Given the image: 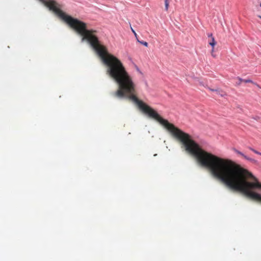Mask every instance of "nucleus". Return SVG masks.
Returning a JSON list of instances; mask_svg holds the SVG:
<instances>
[{
    "mask_svg": "<svg viewBox=\"0 0 261 261\" xmlns=\"http://www.w3.org/2000/svg\"><path fill=\"white\" fill-rule=\"evenodd\" d=\"M217 93V94H219L220 95H221V96H224V95H225V94L222 91H220L219 90H218V91L217 92H216Z\"/></svg>",
    "mask_w": 261,
    "mask_h": 261,
    "instance_id": "nucleus-7",
    "label": "nucleus"
},
{
    "mask_svg": "<svg viewBox=\"0 0 261 261\" xmlns=\"http://www.w3.org/2000/svg\"><path fill=\"white\" fill-rule=\"evenodd\" d=\"M207 36H208V37H211V38H212V37H214L213 36V34H212V33H210V34H208Z\"/></svg>",
    "mask_w": 261,
    "mask_h": 261,
    "instance_id": "nucleus-11",
    "label": "nucleus"
},
{
    "mask_svg": "<svg viewBox=\"0 0 261 261\" xmlns=\"http://www.w3.org/2000/svg\"><path fill=\"white\" fill-rule=\"evenodd\" d=\"M259 155H261V152H260V154Z\"/></svg>",
    "mask_w": 261,
    "mask_h": 261,
    "instance_id": "nucleus-15",
    "label": "nucleus"
},
{
    "mask_svg": "<svg viewBox=\"0 0 261 261\" xmlns=\"http://www.w3.org/2000/svg\"><path fill=\"white\" fill-rule=\"evenodd\" d=\"M237 79L239 80V81H240V83H241L242 82H244V80L243 79H242V78L241 77H237Z\"/></svg>",
    "mask_w": 261,
    "mask_h": 261,
    "instance_id": "nucleus-10",
    "label": "nucleus"
},
{
    "mask_svg": "<svg viewBox=\"0 0 261 261\" xmlns=\"http://www.w3.org/2000/svg\"><path fill=\"white\" fill-rule=\"evenodd\" d=\"M169 6V0H165V10L166 11H167L168 10Z\"/></svg>",
    "mask_w": 261,
    "mask_h": 261,
    "instance_id": "nucleus-4",
    "label": "nucleus"
},
{
    "mask_svg": "<svg viewBox=\"0 0 261 261\" xmlns=\"http://www.w3.org/2000/svg\"><path fill=\"white\" fill-rule=\"evenodd\" d=\"M131 30H132V32L134 33L135 37L137 38V34L136 33V32L135 31V30L132 27H131Z\"/></svg>",
    "mask_w": 261,
    "mask_h": 261,
    "instance_id": "nucleus-9",
    "label": "nucleus"
},
{
    "mask_svg": "<svg viewBox=\"0 0 261 261\" xmlns=\"http://www.w3.org/2000/svg\"><path fill=\"white\" fill-rule=\"evenodd\" d=\"M244 82H245L246 83H254L250 79L244 80Z\"/></svg>",
    "mask_w": 261,
    "mask_h": 261,
    "instance_id": "nucleus-8",
    "label": "nucleus"
},
{
    "mask_svg": "<svg viewBox=\"0 0 261 261\" xmlns=\"http://www.w3.org/2000/svg\"><path fill=\"white\" fill-rule=\"evenodd\" d=\"M210 90L212 91H215V92H217L218 91V90L217 89H211V88H208Z\"/></svg>",
    "mask_w": 261,
    "mask_h": 261,
    "instance_id": "nucleus-12",
    "label": "nucleus"
},
{
    "mask_svg": "<svg viewBox=\"0 0 261 261\" xmlns=\"http://www.w3.org/2000/svg\"><path fill=\"white\" fill-rule=\"evenodd\" d=\"M260 6L261 7V3L260 4Z\"/></svg>",
    "mask_w": 261,
    "mask_h": 261,
    "instance_id": "nucleus-16",
    "label": "nucleus"
},
{
    "mask_svg": "<svg viewBox=\"0 0 261 261\" xmlns=\"http://www.w3.org/2000/svg\"><path fill=\"white\" fill-rule=\"evenodd\" d=\"M258 17H259L260 18H261V16H259Z\"/></svg>",
    "mask_w": 261,
    "mask_h": 261,
    "instance_id": "nucleus-14",
    "label": "nucleus"
},
{
    "mask_svg": "<svg viewBox=\"0 0 261 261\" xmlns=\"http://www.w3.org/2000/svg\"><path fill=\"white\" fill-rule=\"evenodd\" d=\"M233 150L234 151V152L236 153L241 155L246 160L249 161L251 162V163L255 164H257L258 163V162L257 160L253 159L252 158H249V156L246 155L245 154H244L243 152L240 151L239 150H238L235 148L233 149Z\"/></svg>",
    "mask_w": 261,
    "mask_h": 261,
    "instance_id": "nucleus-2",
    "label": "nucleus"
},
{
    "mask_svg": "<svg viewBox=\"0 0 261 261\" xmlns=\"http://www.w3.org/2000/svg\"><path fill=\"white\" fill-rule=\"evenodd\" d=\"M241 83H240V81H239V82H238V85H240V84H241Z\"/></svg>",
    "mask_w": 261,
    "mask_h": 261,
    "instance_id": "nucleus-13",
    "label": "nucleus"
},
{
    "mask_svg": "<svg viewBox=\"0 0 261 261\" xmlns=\"http://www.w3.org/2000/svg\"><path fill=\"white\" fill-rule=\"evenodd\" d=\"M249 149L251 150L252 151H253L254 153L257 154H260V152L256 150L255 149H253V148L252 147H249Z\"/></svg>",
    "mask_w": 261,
    "mask_h": 261,
    "instance_id": "nucleus-6",
    "label": "nucleus"
},
{
    "mask_svg": "<svg viewBox=\"0 0 261 261\" xmlns=\"http://www.w3.org/2000/svg\"><path fill=\"white\" fill-rule=\"evenodd\" d=\"M209 44L212 47V50H211L212 55L213 57H215L214 56V55L213 54V52L214 51V47L215 45L216 44V41L215 40L214 37H212V38H211V41H210Z\"/></svg>",
    "mask_w": 261,
    "mask_h": 261,
    "instance_id": "nucleus-3",
    "label": "nucleus"
},
{
    "mask_svg": "<svg viewBox=\"0 0 261 261\" xmlns=\"http://www.w3.org/2000/svg\"><path fill=\"white\" fill-rule=\"evenodd\" d=\"M138 41L141 44L144 45L145 46H146V47L148 46V43L147 42L143 41H139V40H138Z\"/></svg>",
    "mask_w": 261,
    "mask_h": 261,
    "instance_id": "nucleus-5",
    "label": "nucleus"
},
{
    "mask_svg": "<svg viewBox=\"0 0 261 261\" xmlns=\"http://www.w3.org/2000/svg\"><path fill=\"white\" fill-rule=\"evenodd\" d=\"M53 11L58 17L73 29L82 36L81 41H87L107 66L108 75H130L126 71L122 62L115 56L108 53L105 46L101 45L97 37L93 34L95 32L88 30L87 24L68 15L62 11V5L54 0H39Z\"/></svg>",
    "mask_w": 261,
    "mask_h": 261,
    "instance_id": "nucleus-1",
    "label": "nucleus"
}]
</instances>
